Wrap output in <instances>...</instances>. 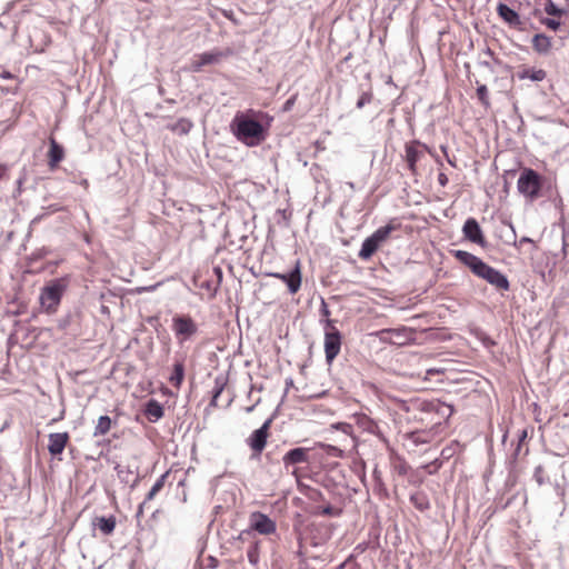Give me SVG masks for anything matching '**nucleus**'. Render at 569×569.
<instances>
[{
    "label": "nucleus",
    "mask_w": 569,
    "mask_h": 569,
    "mask_svg": "<svg viewBox=\"0 0 569 569\" xmlns=\"http://www.w3.org/2000/svg\"><path fill=\"white\" fill-rule=\"evenodd\" d=\"M114 470L120 482L124 485L131 483V488H133L139 481V477L134 475V471L129 466L117 463L114 466Z\"/></svg>",
    "instance_id": "obj_19"
},
{
    "label": "nucleus",
    "mask_w": 569,
    "mask_h": 569,
    "mask_svg": "<svg viewBox=\"0 0 569 569\" xmlns=\"http://www.w3.org/2000/svg\"><path fill=\"white\" fill-rule=\"evenodd\" d=\"M292 385H293L292 379H287V380H286V392L288 391V389H289L290 387H292Z\"/></svg>",
    "instance_id": "obj_54"
},
{
    "label": "nucleus",
    "mask_w": 569,
    "mask_h": 569,
    "mask_svg": "<svg viewBox=\"0 0 569 569\" xmlns=\"http://www.w3.org/2000/svg\"><path fill=\"white\" fill-rule=\"evenodd\" d=\"M439 372H440V370H437V369H428V370L426 371V373H427L428 376H429V375H433V373H439Z\"/></svg>",
    "instance_id": "obj_55"
},
{
    "label": "nucleus",
    "mask_w": 569,
    "mask_h": 569,
    "mask_svg": "<svg viewBox=\"0 0 569 569\" xmlns=\"http://www.w3.org/2000/svg\"><path fill=\"white\" fill-rule=\"evenodd\" d=\"M560 18H556V17H552V18H542L540 20V22L546 26L548 29L550 30H553V31H557L560 26H561V22L559 20Z\"/></svg>",
    "instance_id": "obj_35"
},
{
    "label": "nucleus",
    "mask_w": 569,
    "mask_h": 569,
    "mask_svg": "<svg viewBox=\"0 0 569 569\" xmlns=\"http://www.w3.org/2000/svg\"><path fill=\"white\" fill-rule=\"evenodd\" d=\"M532 48L539 54H548L551 50V38L545 33H537L532 38Z\"/></svg>",
    "instance_id": "obj_20"
},
{
    "label": "nucleus",
    "mask_w": 569,
    "mask_h": 569,
    "mask_svg": "<svg viewBox=\"0 0 569 569\" xmlns=\"http://www.w3.org/2000/svg\"><path fill=\"white\" fill-rule=\"evenodd\" d=\"M249 113L257 114L251 109L246 113L237 112L230 128L238 141L247 147H257L267 139V128L261 122L250 118ZM258 114H262V112H258Z\"/></svg>",
    "instance_id": "obj_1"
},
{
    "label": "nucleus",
    "mask_w": 569,
    "mask_h": 569,
    "mask_svg": "<svg viewBox=\"0 0 569 569\" xmlns=\"http://www.w3.org/2000/svg\"><path fill=\"white\" fill-rule=\"evenodd\" d=\"M523 243H535V242L531 238L526 237V236L520 238V240L518 242L515 240V246H521Z\"/></svg>",
    "instance_id": "obj_49"
},
{
    "label": "nucleus",
    "mask_w": 569,
    "mask_h": 569,
    "mask_svg": "<svg viewBox=\"0 0 569 569\" xmlns=\"http://www.w3.org/2000/svg\"><path fill=\"white\" fill-rule=\"evenodd\" d=\"M419 147L423 148L425 150H428V147L423 143H421L418 140H413L406 144V162L408 166V169L412 172H417V162L420 160L422 156V151L419 150Z\"/></svg>",
    "instance_id": "obj_14"
},
{
    "label": "nucleus",
    "mask_w": 569,
    "mask_h": 569,
    "mask_svg": "<svg viewBox=\"0 0 569 569\" xmlns=\"http://www.w3.org/2000/svg\"><path fill=\"white\" fill-rule=\"evenodd\" d=\"M111 428V419L109 416H101L98 419V423L94 427L93 436H103L109 432Z\"/></svg>",
    "instance_id": "obj_29"
},
{
    "label": "nucleus",
    "mask_w": 569,
    "mask_h": 569,
    "mask_svg": "<svg viewBox=\"0 0 569 569\" xmlns=\"http://www.w3.org/2000/svg\"><path fill=\"white\" fill-rule=\"evenodd\" d=\"M438 182H439L440 186L446 187L447 183L449 182V179H448L447 174L443 173V172H440L438 174Z\"/></svg>",
    "instance_id": "obj_47"
},
{
    "label": "nucleus",
    "mask_w": 569,
    "mask_h": 569,
    "mask_svg": "<svg viewBox=\"0 0 569 569\" xmlns=\"http://www.w3.org/2000/svg\"><path fill=\"white\" fill-rule=\"evenodd\" d=\"M553 489H555V492L558 497L560 498H563L565 495H566V490H565V487L562 485H560L559 482H556L553 485Z\"/></svg>",
    "instance_id": "obj_45"
},
{
    "label": "nucleus",
    "mask_w": 569,
    "mask_h": 569,
    "mask_svg": "<svg viewBox=\"0 0 569 569\" xmlns=\"http://www.w3.org/2000/svg\"><path fill=\"white\" fill-rule=\"evenodd\" d=\"M393 230L395 227L390 223L378 228L371 236L363 240L358 253L359 258L362 260L370 259Z\"/></svg>",
    "instance_id": "obj_7"
},
{
    "label": "nucleus",
    "mask_w": 569,
    "mask_h": 569,
    "mask_svg": "<svg viewBox=\"0 0 569 569\" xmlns=\"http://www.w3.org/2000/svg\"><path fill=\"white\" fill-rule=\"evenodd\" d=\"M253 408H254V405H253V406H251V407H248V408L246 409V411H247V412H251V411L253 410Z\"/></svg>",
    "instance_id": "obj_58"
},
{
    "label": "nucleus",
    "mask_w": 569,
    "mask_h": 569,
    "mask_svg": "<svg viewBox=\"0 0 569 569\" xmlns=\"http://www.w3.org/2000/svg\"><path fill=\"white\" fill-rule=\"evenodd\" d=\"M310 498L313 499V500H318V499L322 500L323 496H322L321 491L312 490Z\"/></svg>",
    "instance_id": "obj_50"
},
{
    "label": "nucleus",
    "mask_w": 569,
    "mask_h": 569,
    "mask_svg": "<svg viewBox=\"0 0 569 569\" xmlns=\"http://www.w3.org/2000/svg\"><path fill=\"white\" fill-rule=\"evenodd\" d=\"M332 427L346 435H351L352 430H353L352 426L347 422H338V423L333 425Z\"/></svg>",
    "instance_id": "obj_41"
},
{
    "label": "nucleus",
    "mask_w": 569,
    "mask_h": 569,
    "mask_svg": "<svg viewBox=\"0 0 569 569\" xmlns=\"http://www.w3.org/2000/svg\"><path fill=\"white\" fill-rule=\"evenodd\" d=\"M533 479L539 487L547 482V478L545 477V469L541 465L537 466L533 470Z\"/></svg>",
    "instance_id": "obj_36"
},
{
    "label": "nucleus",
    "mask_w": 569,
    "mask_h": 569,
    "mask_svg": "<svg viewBox=\"0 0 569 569\" xmlns=\"http://www.w3.org/2000/svg\"><path fill=\"white\" fill-rule=\"evenodd\" d=\"M342 510L339 508H335L331 505H327L323 507H317L315 510L316 515L319 516H328V517H339Z\"/></svg>",
    "instance_id": "obj_34"
},
{
    "label": "nucleus",
    "mask_w": 569,
    "mask_h": 569,
    "mask_svg": "<svg viewBox=\"0 0 569 569\" xmlns=\"http://www.w3.org/2000/svg\"><path fill=\"white\" fill-rule=\"evenodd\" d=\"M440 149H441V151L445 153V156L447 157V161H448V163H449L450 166H452V167H456V163L453 162V159H450V158H449V156H448V153H447V151H448V147L442 144V146H440Z\"/></svg>",
    "instance_id": "obj_48"
},
{
    "label": "nucleus",
    "mask_w": 569,
    "mask_h": 569,
    "mask_svg": "<svg viewBox=\"0 0 569 569\" xmlns=\"http://www.w3.org/2000/svg\"><path fill=\"white\" fill-rule=\"evenodd\" d=\"M309 452H310V449L303 448V447H297V448L290 449L282 457V462H283L284 468L288 470L289 467L295 466V465L309 463L310 462Z\"/></svg>",
    "instance_id": "obj_15"
},
{
    "label": "nucleus",
    "mask_w": 569,
    "mask_h": 569,
    "mask_svg": "<svg viewBox=\"0 0 569 569\" xmlns=\"http://www.w3.org/2000/svg\"><path fill=\"white\" fill-rule=\"evenodd\" d=\"M69 440L67 432H53L49 435L48 450L51 456L61 455Z\"/></svg>",
    "instance_id": "obj_18"
},
{
    "label": "nucleus",
    "mask_w": 569,
    "mask_h": 569,
    "mask_svg": "<svg viewBox=\"0 0 569 569\" xmlns=\"http://www.w3.org/2000/svg\"><path fill=\"white\" fill-rule=\"evenodd\" d=\"M323 329H325L323 347H325L326 362L328 365H331L340 352L342 336H341L340 331L336 328L335 320H332V319H326L323 321Z\"/></svg>",
    "instance_id": "obj_6"
},
{
    "label": "nucleus",
    "mask_w": 569,
    "mask_h": 569,
    "mask_svg": "<svg viewBox=\"0 0 569 569\" xmlns=\"http://www.w3.org/2000/svg\"><path fill=\"white\" fill-rule=\"evenodd\" d=\"M252 537H253L252 530L250 528H247V529L240 531L238 537L234 539L238 541H241V542H247V541L251 542Z\"/></svg>",
    "instance_id": "obj_40"
},
{
    "label": "nucleus",
    "mask_w": 569,
    "mask_h": 569,
    "mask_svg": "<svg viewBox=\"0 0 569 569\" xmlns=\"http://www.w3.org/2000/svg\"><path fill=\"white\" fill-rule=\"evenodd\" d=\"M357 426L363 430L365 432H368L370 435L377 436L379 438H382V431L376 420L370 418L369 416L365 413H359L355 416Z\"/></svg>",
    "instance_id": "obj_17"
},
{
    "label": "nucleus",
    "mask_w": 569,
    "mask_h": 569,
    "mask_svg": "<svg viewBox=\"0 0 569 569\" xmlns=\"http://www.w3.org/2000/svg\"><path fill=\"white\" fill-rule=\"evenodd\" d=\"M413 410H418L422 413L430 415L433 421L432 430H439L443 423H447L449 418L453 413V407L439 400L432 401H417L412 403Z\"/></svg>",
    "instance_id": "obj_3"
},
{
    "label": "nucleus",
    "mask_w": 569,
    "mask_h": 569,
    "mask_svg": "<svg viewBox=\"0 0 569 569\" xmlns=\"http://www.w3.org/2000/svg\"><path fill=\"white\" fill-rule=\"evenodd\" d=\"M347 184L349 186V188L355 189V183L353 182H348Z\"/></svg>",
    "instance_id": "obj_59"
},
{
    "label": "nucleus",
    "mask_w": 569,
    "mask_h": 569,
    "mask_svg": "<svg viewBox=\"0 0 569 569\" xmlns=\"http://www.w3.org/2000/svg\"><path fill=\"white\" fill-rule=\"evenodd\" d=\"M410 502L419 511H426L430 508V502H429L428 496L423 491L413 492L410 496Z\"/></svg>",
    "instance_id": "obj_27"
},
{
    "label": "nucleus",
    "mask_w": 569,
    "mask_h": 569,
    "mask_svg": "<svg viewBox=\"0 0 569 569\" xmlns=\"http://www.w3.org/2000/svg\"><path fill=\"white\" fill-rule=\"evenodd\" d=\"M93 525L106 536L111 535L116 528V518L110 517H97Z\"/></svg>",
    "instance_id": "obj_25"
},
{
    "label": "nucleus",
    "mask_w": 569,
    "mask_h": 569,
    "mask_svg": "<svg viewBox=\"0 0 569 569\" xmlns=\"http://www.w3.org/2000/svg\"><path fill=\"white\" fill-rule=\"evenodd\" d=\"M48 157H49V166L51 168H56L58 166V163L64 157L63 147L61 144H59L54 139H50V148H49Z\"/></svg>",
    "instance_id": "obj_22"
},
{
    "label": "nucleus",
    "mask_w": 569,
    "mask_h": 569,
    "mask_svg": "<svg viewBox=\"0 0 569 569\" xmlns=\"http://www.w3.org/2000/svg\"><path fill=\"white\" fill-rule=\"evenodd\" d=\"M520 80L530 79L531 81L539 82L546 79L547 73L542 69L523 68L517 72Z\"/></svg>",
    "instance_id": "obj_23"
},
{
    "label": "nucleus",
    "mask_w": 569,
    "mask_h": 569,
    "mask_svg": "<svg viewBox=\"0 0 569 569\" xmlns=\"http://www.w3.org/2000/svg\"><path fill=\"white\" fill-rule=\"evenodd\" d=\"M345 567V563H341L337 569H342Z\"/></svg>",
    "instance_id": "obj_60"
},
{
    "label": "nucleus",
    "mask_w": 569,
    "mask_h": 569,
    "mask_svg": "<svg viewBox=\"0 0 569 569\" xmlns=\"http://www.w3.org/2000/svg\"><path fill=\"white\" fill-rule=\"evenodd\" d=\"M260 542L259 541H251L250 542V546L247 550V558H248V561L256 566L258 565L259 560H260Z\"/></svg>",
    "instance_id": "obj_30"
},
{
    "label": "nucleus",
    "mask_w": 569,
    "mask_h": 569,
    "mask_svg": "<svg viewBox=\"0 0 569 569\" xmlns=\"http://www.w3.org/2000/svg\"><path fill=\"white\" fill-rule=\"evenodd\" d=\"M271 421H272L271 419H267L262 423V426L260 428H258L257 430H254L248 438V440H247L248 446L253 451L260 453L264 449V447L267 445V438H268V432H269Z\"/></svg>",
    "instance_id": "obj_11"
},
{
    "label": "nucleus",
    "mask_w": 569,
    "mask_h": 569,
    "mask_svg": "<svg viewBox=\"0 0 569 569\" xmlns=\"http://www.w3.org/2000/svg\"><path fill=\"white\" fill-rule=\"evenodd\" d=\"M66 289L67 282L64 279H54L44 286L39 297L42 309L48 313L54 312Z\"/></svg>",
    "instance_id": "obj_4"
},
{
    "label": "nucleus",
    "mask_w": 569,
    "mask_h": 569,
    "mask_svg": "<svg viewBox=\"0 0 569 569\" xmlns=\"http://www.w3.org/2000/svg\"><path fill=\"white\" fill-rule=\"evenodd\" d=\"M7 172V168L2 164H0V180L4 177Z\"/></svg>",
    "instance_id": "obj_53"
},
{
    "label": "nucleus",
    "mask_w": 569,
    "mask_h": 569,
    "mask_svg": "<svg viewBox=\"0 0 569 569\" xmlns=\"http://www.w3.org/2000/svg\"><path fill=\"white\" fill-rule=\"evenodd\" d=\"M297 100V94L291 96L282 106V111L288 112L292 109Z\"/></svg>",
    "instance_id": "obj_43"
},
{
    "label": "nucleus",
    "mask_w": 569,
    "mask_h": 569,
    "mask_svg": "<svg viewBox=\"0 0 569 569\" xmlns=\"http://www.w3.org/2000/svg\"><path fill=\"white\" fill-rule=\"evenodd\" d=\"M452 254L459 262L468 267L478 278L486 280L498 290H509L510 283L506 274L487 264L479 257L465 250H453Z\"/></svg>",
    "instance_id": "obj_2"
},
{
    "label": "nucleus",
    "mask_w": 569,
    "mask_h": 569,
    "mask_svg": "<svg viewBox=\"0 0 569 569\" xmlns=\"http://www.w3.org/2000/svg\"><path fill=\"white\" fill-rule=\"evenodd\" d=\"M437 432L438 431L432 430V428L430 430H416L409 432L407 437L415 446H419L429 443Z\"/></svg>",
    "instance_id": "obj_21"
},
{
    "label": "nucleus",
    "mask_w": 569,
    "mask_h": 569,
    "mask_svg": "<svg viewBox=\"0 0 569 569\" xmlns=\"http://www.w3.org/2000/svg\"><path fill=\"white\" fill-rule=\"evenodd\" d=\"M542 187L541 176L533 169L526 168L521 171L517 182L518 191L530 201L540 197Z\"/></svg>",
    "instance_id": "obj_5"
},
{
    "label": "nucleus",
    "mask_w": 569,
    "mask_h": 569,
    "mask_svg": "<svg viewBox=\"0 0 569 569\" xmlns=\"http://www.w3.org/2000/svg\"><path fill=\"white\" fill-rule=\"evenodd\" d=\"M193 127V123L190 119L187 118H180L174 123H170L167 126V128L172 131L173 133H177L179 136L188 134Z\"/></svg>",
    "instance_id": "obj_24"
},
{
    "label": "nucleus",
    "mask_w": 569,
    "mask_h": 569,
    "mask_svg": "<svg viewBox=\"0 0 569 569\" xmlns=\"http://www.w3.org/2000/svg\"><path fill=\"white\" fill-rule=\"evenodd\" d=\"M320 315L322 317V319L320 320L322 325L326 319H330V310L323 298H321Z\"/></svg>",
    "instance_id": "obj_42"
},
{
    "label": "nucleus",
    "mask_w": 569,
    "mask_h": 569,
    "mask_svg": "<svg viewBox=\"0 0 569 569\" xmlns=\"http://www.w3.org/2000/svg\"><path fill=\"white\" fill-rule=\"evenodd\" d=\"M520 449H521V445H520V443H518V445H517V448L515 449V452H513V455H512V456H513V459H517V457H518V456H519V453H520Z\"/></svg>",
    "instance_id": "obj_52"
},
{
    "label": "nucleus",
    "mask_w": 569,
    "mask_h": 569,
    "mask_svg": "<svg viewBox=\"0 0 569 569\" xmlns=\"http://www.w3.org/2000/svg\"><path fill=\"white\" fill-rule=\"evenodd\" d=\"M416 331L408 327L388 328L377 332L382 342L405 346L415 340Z\"/></svg>",
    "instance_id": "obj_9"
},
{
    "label": "nucleus",
    "mask_w": 569,
    "mask_h": 569,
    "mask_svg": "<svg viewBox=\"0 0 569 569\" xmlns=\"http://www.w3.org/2000/svg\"><path fill=\"white\" fill-rule=\"evenodd\" d=\"M184 378V366L181 361H177L173 365L172 373L169 378V381L174 387H180Z\"/></svg>",
    "instance_id": "obj_28"
},
{
    "label": "nucleus",
    "mask_w": 569,
    "mask_h": 569,
    "mask_svg": "<svg viewBox=\"0 0 569 569\" xmlns=\"http://www.w3.org/2000/svg\"><path fill=\"white\" fill-rule=\"evenodd\" d=\"M223 387H224V385L221 383L219 381V379H216V386L212 390V399L210 402L211 406H217V400H218L219 396L221 395V392L223 391Z\"/></svg>",
    "instance_id": "obj_38"
},
{
    "label": "nucleus",
    "mask_w": 569,
    "mask_h": 569,
    "mask_svg": "<svg viewBox=\"0 0 569 569\" xmlns=\"http://www.w3.org/2000/svg\"><path fill=\"white\" fill-rule=\"evenodd\" d=\"M477 97L480 100V102L485 106H489V98H488V88L485 84H481L477 88Z\"/></svg>",
    "instance_id": "obj_37"
},
{
    "label": "nucleus",
    "mask_w": 569,
    "mask_h": 569,
    "mask_svg": "<svg viewBox=\"0 0 569 569\" xmlns=\"http://www.w3.org/2000/svg\"><path fill=\"white\" fill-rule=\"evenodd\" d=\"M66 325H67V321H61L59 326H60V328L63 329L66 327Z\"/></svg>",
    "instance_id": "obj_57"
},
{
    "label": "nucleus",
    "mask_w": 569,
    "mask_h": 569,
    "mask_svg": "<svg viewBox=\"0 0 569 569\" xmlns=\"http://www.w3.org/2000/svg\"><path fill=\"white\" fill-rule=\"evenodd\" d=\"M1 77L4 78V79H9V78H11V74L9 72H3L1 74Z\"/></svg>",
    "instance_id": "obj_56"
},
{
    "label": "nucleus",
    "mask_w": 569,
    "mask_h": 569,
    "mask_svg": "<svg viewBox=\"0 0 569 569\" xmlns=\"http://www.w3.org/2000/svg\"><path fill=\"white\" fill-rule=\"evenodd\" d=\"M166 478H167V473H163L156 480V482L153 483V486L151 487V489L149 490V492L147 493V496L144 498L146 501H151L156 497V495L162 490V488L164 486Z\"/></svg>",
    "instance_id": "obj_32"
},
{
    "label": "nucleus",
    "mask_w": 569,
    "mask_h": 569,
    "mask_svg": "<svg viewBox=\"0 0 569 569\" xmlns=\"http://www.w3.org/2000/svg\"><path fill=\"white\" fill-rule=\"evenodd\" d=\"M455 453V448L452 446L446 447L441 450V458L443 459H450Z\"/></svg>",
    "instance_id": "obj_44"
},
{
    "label": "nucleus",
    "mask_w": 569,
    "mask_h": 569,
    "mask_svg": "<svg viewBox=\"0 0 569 569\" xmlns=\"http://www.w3.org/2000/svg\"><path fill=\"white\" fill-rule=\"evenodd\" d=\"M543 10L548 16L561 18L567 13L565 9L559 8L552 0H546Z\"/></svg>",
    "instance_id": "obj_31"
},
{
    "label": "nucleus",
    "mask_w": 569,
    "mask_h": 569,
    "mask_svg": "<svg viewBox=\"0 0 569 569\" xmlns=\"http://www.w3.org/2000/svg\"><path fill=\"white\" fill-rule=\"evenodd\" d=\"M249 528L252 532L268 536L276 532L277 525L268 515L260 511H253L249 517Z\"/></svg>",
    "instance_id": "obj_10"
},
{
    "label": "nucleus",
    "mask_w": 569,
    "mask_h": 569,
    "mask_svg": "<svg viewBox=\"0 0 569 569\" xmlns=\"http://www.w3.org/2000/svg\"><path fill=\"white\" fill-rule=\"evenodd\" d=\"M465 238L472 243L486 247L487 242L479 222L475 218H468L462 227Z\"/></svg>",
    "instance_id": "obj_12"
},
{
    "label": "nucleus",
    "mask_w": 569,
    "mask_h": 569,
    "mask_svg": "<svg viewBox=\"0 0 569 569\" xmlns=\"http://www.w3.org/2000/svg\"><path fill=\"white\" fill-rule=\"evenodd\" d=\"M217 54L204 52L200 56L199 61L193 64V70L199 71L203 66L211 64L217 61Z\"/></svg>",
    "instance_id": "obj_33"
},
{
    "label": "nucleus",
    "mask_w": 569,
    "mask_h": 569,
    "mask_svg": "<svg viewBox=\"0 0 569 569\" xmlns=\"http://www.w3.org/2000/svg\"><path fill=\"white\" fill-rule=\"evenodd\" d=\"M497 12L499 17L510 27L518 28L519 30L522 29V21L520 19L519 13L512 8H510L508 4L499 3L497 7Z\"/></svg>",
    "instance_id": "obj_16"
},
{
    "label": "nucleus",
    "mask_w": 569,
    "mask_h": 569,
    "mask_svg": "<svg viewBox=\"0 0 569 569\" xmlns=\"http://www.w3.org/2000/svg\"><path fill=\"white\" fill-rule=\"evenodd\" d=\"M518 443L522 445L523 441L528 438V431L527 429H521L517 433Z\"/></svg>",
    "instance_id": "obj_46"
},
{
    "label": "nucleus",
    "mask_w": 569,
    "mask_h": 569,
    "mask_svg": "<svg viewBox=\"0 0 569 569\" xmlns=\"http://www.w3.org/2000/svg\"><path fill=\"white\" fill-rule=\"evenodd\" d=\"M171 328L180 345L191 340L199 330L197 322L189 315H176Z\"/></svg>",
    "instance_id": "obj_8"
},
{
    "label": "nucleus",
    "mask_w": 569,
    "mask_h": 569,
    "mask_svg": "<svg viewBox=\"0 0 569 569\" xmlns=\"http://www.w3.org/2000/svg\"><path fill=\"white\" fill-rule=\"evenodd\" d=\"M149 501H146V499L139 505L138 507V510H137V517H141L143 515V509L146 507V505L148 503Z\"/></svg>",
    "instance_id": "obj_51"
},
{
    "label": "nucleus",
    "mask_w": 569,
    "mask_h": 569,
    "mask_svg": "<svg viewBox=\"0 0 569 569\" xmlns=\"http://www.w3.org/2000/svg\"><path fill=\"white\" fill-rule=\"evenodd\" d=\"M270 276L283 281L287 284L290 293L298 292L301 287V271H300L299 262H297L296 267L292 270H290L289 272H286V273L272 272V273H270Z\"/></svg>",
    "instance_id": "obj_13"
},
{
    "label": "nucleus",
    "mask_w": 569,
    "mask_h": 569,
    "mask_svg": "<svg viewBox=\"0 0 569 569\" xmlns=\"http://www.w3.org/2000/svg\"><path fill=\"white\" fill-rule=\"evenodd\" d=\"M371 100H372L371 92H362V94L360 96V98L357 101V108L358 109L363 108L366 104L370 103Z\"/></svg>",
    "instance_id": "obj_39"
},
{
    "label": "nucleus",
    "mask_w": 569,
    "mask_h": 569,
    "mask_svg": "<svg viewBox=\"0 0 569 569\" xmlns=\"http://www.w3.org/2000/svg\"><path fill=\"white\" fill-rule=\"evenodd\" d=\"M146 413L151 421H157L163 417L164 411L162 406L154 399H151L146 405Z\"/></svg>",
    "instance_id": "obj_26"
}]
</instances>
